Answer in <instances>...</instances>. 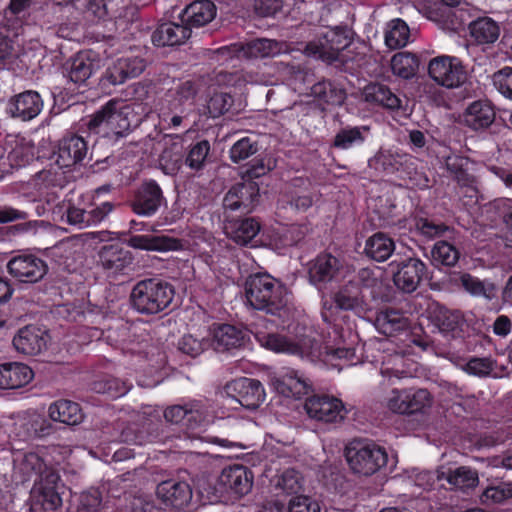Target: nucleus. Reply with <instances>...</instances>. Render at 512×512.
Here are the masks:
<instances>
[{
  "mask_svg": "<svg viewBox=\"0 0 512 512\" xmlns=\"http://www.w3.org/2000/svg\"><path fill=\"white\" fill-rule=\"evenodd\" d=\"M13 477L17 483L33 480L31 509L53 512L62 505L60 489L63 487L58 471L48 466L34 452L26 453L21 459H13Z\"/></svg>",
  "mask_w": 512,
  "mask_h": 512,
  "instance_id": "1",
  "label": "nucleus"
},
{
  "mask_svg": "<svg viewBox=\"0 0 512 512\" xmlns=\"http://www.w3.org/2000/svg\"><path fill=\"white\" fill-rule=\"evenodd\" d=\"M142 120V115L132 105L112 99L92 115L87 127L91 133L116 143L127 137Z\"/></svg>",
  "mask_w": 512,
  "mask_h": 512,
  "instance_id": "2",
  "label": "nucleus"
},
{
  "mask_svg": "<svg viewBox=\"0 0 512 512\" xmlns=\"http://www.w3.org/2000/svg\"><path fill=\"white\" fill-rule=\"evenodd\" d=\"M245 294L252 308L266 314L280 316L286 308L283 287L267 273L250 275L245 283Z\"/></svg>",
  "mask_w": 512,
  "mask_h": 512,
  "instance_id": "3",
  "label": "nucleus"
},
{
  "mask_svg": "<svg viewBox=\"0 0 512 512\" xmlns=\"http://www.w3.org/2000/svg\"><path fill=\"white\" fill-rule=\"evenodd\" d=\"M370 166L386 175H394L408 188L422 190L429 187L428 177L417 169L416 160L408 154L379 151Z\"/></svg>",
  "mask_w": 512,
  "mask_h": 512,
  "instance_id": "4",
  "label": "nucleus"
},
{
  "mask_svg": "<svg viewBox=\"0 0 512 512\" xmlns=\"http://www.w3.org/2000/svg\"><path fill=\"white\" fill-rule=\"evenodd\" d=\"M174 295V287L169 282L158 278H147L134 285L130 302L137 312L153 315L168 308Z\"/></svg>",
  "mask_w": 512,
  "mask_h": 512,
  "instance_id": "5",
  "label": "nucleus"
},
{
  "mask_svg": "<svg viewBox=\"0 0 512 512\" xmlns=\"http://www.w3.org/2000/svg\"><path fill=\"white\" fill-rule=\"evenodd\" d=\"M351 44L346 26L326 28L317 34V39L306 44L305 52L309 56L320 58L328 63H346Z\"/></svg>",
  "mask_w": 512,
  "mask_h": 512,
  "instance_id": "6",
  "label": "nucleus"
},
{
  "mask_svg": "<svg viewBox=\"0 0 512 512\" xmlns=\"http://www.w3.org/2000/svg\"><path fill=\"white\" fill-rule=\"evenodd\" d=\"M345 458L355 474L371 476L386 466L388 454L372 441L354 440L346 446Z\"/></svg>",
  "mask_w": 512,
  "mask_h": 512,
  "instance_id": "7",
  "label": "nucleus"
},
{
  "mask_svg": "<svg viewBox=\"0 0 512 512\" xmlns=\"http://www.w3.org/2000/svg\"><path fill=\"white\" fill-rule=\"evenodd\" d=\"M350 273V266L330 252H321L308 264L309 282L318 290L338 284Z\"/></svg>",
  "mask_w": 512,
  "mask_h": 512,
  "instance_id": "8",
  "label": "nucleus"
},
{
  "mask_svg": "<svg viewBox=\"0 0 512 512\" xmlns=\"http://www.w3.org/2000/svg\"><path fill=\"white\" fill-rule=\"evenodd\" d=\"M294 336L288 337L279 333L258 332L255 337L258 343L273 352L297 355L300 357L312 354L314 339L306 335L304 326L293 327Z\"/></svg>",
  "mask_w": 512,
  "mask_h": 512,
  "instance_id": "9",
  "label": "nucleus"
},
{
  "mask_svg": "<svg viewBox=\"0 0 512 512\" xmlns=\"http://www.w3.org/2000/svg\"><path fill=\"white\" fill-rule=\"evenodd\" d=\"M428 74L437 84L446 88H456L467 80V70L461 59L455 56L440 55L428 64Z\"/></svg>",
  "mask_w": 512,
  "mask_h": 512,
  "instance_id": "10",
  "label": "nucleus"
},
{
  "mask_svg": "<svg viewBox=\"0 0 512 512\" xmlns=\"http://www.w3.org/2000/svg\"><path fill=\"white\" fill-rule=\"evenodd\" d=\"M167 200L159 183L154 179H145L133 191L129 200L132 212L142 217L154 216Z\"/></svg>",
  "mask_w": 512,
  "mask_h": 512,
  "instance_id": "11",
  "label": "nucleus"
},
{
  "mask_svg": "<svg viewBox=\"0 0 512 512\" xmlns=\"http://www.w3.org/2000/svg\"><path fill=\"white\" fill-rule=\"evenodd\" d=\"M389 267L395 286L405 293L416 291L427 273L426 264L417 257L394 260Z\"/></svg>",
  "mask_w": 512,
  "mask_h": 512,
  "instance_id": "12",
  "label": "nucleus"
},
{
  "mask_svg": "<svg viewBox=\"0 0 512 512\" xmlns=\"http://www.w3.org/2000/svg\"><path fill=\"white\" fill-rule=\"evenodd\" d=\"M133 261L131 251L118 243L103 245L98 252V263L109 278L129 275Z\"/></svg>",
  "mask_w": 512,
  "mask_h": 512,
  "instance_id": "13",
  "label": "nucleus"
},
{
  "mask_svg": "<svg viewBox=\"0 0 512 512\" xmlns=\"http://www.w3.org/2000/svg\"><path fill=\"white\" fill-rule=\"evenodd\" d=\"M226 394L242 407L255 410L265 400L262 383L253 378L240 377L225 385Z\"/></svg>",
  "mask_w": 512,
  "mask_h": 512,
  "instance_id": "14",
  "label": "nucleus"
},
{
  "mask_svg": "<svg viewBox=\"0 0 512 512\" xmlns=\"http://www.w3.org/2000/svg\"><path fill=\"white\" fill-rule=\"evenodd\" d=\"M432 404V396L427 389H393L388 400L391 411L399 414H416L424 411Z\"/></svg>",
  "mask_w": 512,
  "mask_h": 512,
  "instance_id": "15",
  "label": "nucleus"
},
{
  "mask_svg": "<svg viewBox=\"0 0 512 512\" xmlns=\"http://www.w3.org/2000/svg\"><path fill=\"white\" fill-rule=\"evenodd\" d=\"M260 189L255 181H244L233 185L225 194L223 207L228 211L250 213L260 202Z\"/></svg>",
  "mask_w": 512,
  "mask_h": 512,
  "instance_id": "16",
  "label": "nucleus"
},
{
  "mask_svg": "<svg viewBox=\"0 0 512 512\" xmlns=\"http://www.w3.org/2000/svg\"><path fill=\"white\" fill-rule=\"evenodd\" d=\"M8 273L20 282L35 283L47 273L44 260L30 253H19L7 263Z\"/></svg>",
  "mask_w": 512,
  "mask_h": 512,
  "instance_id": "17",
  "label": "nucleus"
},
{
  "mask_svg": "<svg viewBox=\"0 0 512 512\" xmlns=\"http://www.w3.org/2000/svg\"><path fill=\"white\" fill-rule=\"evenodd\" d=\"M164 417L167 422L181 425L182 429L192 436L202 432L206 425V417L199 404L168 407L164 411Z\"/></svg>",
  "mask_w": 512,
  "mask_h": 512,
  "instance_id": "18",
  "label": "nucleus"
},
{
  "mask_svg": "<svg viewBox=\"0 0 512 512\" xmlns=\"http://www.w3.org/2000/svg\"><path fill=\"white\" fill-rule=\"evenodd\" d=\"M43 106V99L37 91L26 90L8 100L5 112L11 118L30 121L41 113Z\"/></svg>",
  "mask_w": 512,
  "mask_h": 512,
  "instance_id": "19",
  "label": "nucleus"
},
{
  "mask_svg": "<svg viewBox=\"0 0 512 512\" xmlns=\"http://www.w3.org/2000/svg\"><path fill=\"white\" fill-rule=\"evenodd\" d=\"M88 150V142L84 137L74 133L67 134L58 143L55 162L60 168L81 165Z\"/></svg>",
  "mask_w": 512,
  "mask_h": 512,
  "instance_id": "20",
  "label": "nucleus"
},
{
  "mask_svg": "<svg viewBox=\"0 0 512 512\" xmlns=\"http://www.w3.org/2000/svg\"><path fill=\"white\" fill-rule=\"evenodd\" d=\"M376 326L379 332L387 337L405 335L416 346L425 348L427 345L422 339L410 335L408 318L400 310L386 309L381 311L376 317Z\"/></svg>",
  "mask_w": 512,
  "mask_h": 512,
  "instance_id": "21",
  "label": "nucleus"
},
{
  "mask_svg": "<svg viewBox=\"0 0 512 512\" xmlns=\"http://www.w3.org/2000/svg\"><path fill=\"white\" fill-rule=\"evenodd\" d=\"M305 410L310 418L317 421L335 422L343 418L344 405L333 396L313 395L306 399Z\"/></svg>",
  "mask_w": 512,
  "mask_h": 512,
  "instance_id": "22",
  "label": "nucleus"
},
{
  "mask_svg": "<svg viewBox=\"0 0 512 512\" xmlns=\"http://www.w3.org/2000/svg\"><path fill=\"white\" fill-rule=\"evenodd\" d=\"M146 66L147 61L141 56L121 57L106 69L103 80L111 85L123 84L127 79L141 75Z\"/></svg>",
  "mask_w": 512,
  "mask_h": 512,
  "instance_id": "23",
  "label": "nucleus"
},
{
  "mask_svg": "<svg viewBox=\"0 0 512 512\" xmlns=\"http://www.w3.org/2000/svg\"><path fill=\"white\" fill-rule=\"evenodd\" d=\"M48 339L46 330L36 325H27L14 336L13 346L23 354L37 355L46 349Z\"/></svg>",
  "mask_w": 512,
  "mask_h": 512,
  "instance_id": "24",
  "label": "nucleus"
},
{
  "mask_svg": "<svg viewBox=\"0 0 512 512\" xmlns=\"http://www.w3.org/2000/svg\"><path fill=\"white\" fill-rule=\"evenodd\" d=\"M253 473L244 465L235 464L222 470L219 483L238 496L249 493L253 486Z\"/></svg>",
  "mask_w": 512,
  "mask_h": 512,
  "instance_id": "25",
  "label": "nucleus"
},
{
  "mask_svg": "<svg viewBox=\"0 0 512 512\" xmlns=\"http://www.w3.org/2000/svg\"><path fill=\"white\" fill-rule=\"evenodd\" d=\"M333 305L338 310L352 311L361 314L367 310L365 294L349 280L341 285L337 291L332 294Z\"/></svg>",
  "mask_w": 512,
  "mask_h": 512,
  "instance_id": "26",
  "label": "nucleus"
},
{
  "mask_svg": "<svg viewBox=\"0 0 512 512\" xmlns=\"http://www.w3.org/2000/svg\"><path fill=\"white\" fill-rule=\"evenodd\" d=\"M190 37V27L182 22H164L153 31L151 41L157 47H173L184 44Z\"/></svg>",
  "mask_w": 512,
  "mask_h": 512,
  "instance_id": "27",
  "label": "nucleus"
},
{
  "mask_svg": "<svg viewBox=\"0 0 512 512\" xmlns=\"http://www.w3.org/2000/svg\"><path fill=\"white\" fill-rule=\"evenodd\" d=\"M113 208L114 205L109 201H105L91 210L69 204L66 210L67 222L80 228L96 225L102 222Z\"/></svg>",
  "mask_w": 512,
  "mask_h": 512,
  "instance_id": "28",
  "label": "nucleus"
},
{
  "mask_svg": "<svg viewBox=\"0 0 512 512\" xmlns=\"http://www.w3.org/2000/svg\"><path fill=\"white\" fill-rule=\"evenodd\" d=\"M99 55L93 50L78 52L70 60L68 76L74 84H84L99 68Z\"/></svg>",
  "mask_w": 512,
  "mask_h": 512,
  "instance_id": "29",
  "label": "nucleus"
},
{
  "mask_svg": "<svg viewBox=\"0 0 512 512\" xmlns=\"http://www.w3.org/2000/svg\"><path fill=\"white\" fill-rule=\"evenodd\" d=\"M226 233L236 244L252 245L261 230V223L255 217H242L228 220L225 225Z\"/></svg>",
  "mask_w": 512,
  "mask_h": 512,
  "instance_id": "30",
  "label": "nucleus"
},
{
  "mask_svg": "<svg viewBox=\"0 0 512 512\" xmlns=\"http://www.w3.org/2000/svg\"><path fill=\"white\" fill-rule=\"evenodd\" d=\"M217 13L215 4L210 0H195L187 5L180 13L179 18L183 24L192 28H199L210 23Z\"/></svg>",
  "mask_w": 512,
  "mask_h": 512,
  "instance_id": "31",
  "label": "nucleus"
},
{
  "mask_svg": "<svg viewBox=\"0 0 512 512\" xmlns=\"http://www.w3.org/2000/svg\"><path fill=\"white\" fill-rule=\"evenodd\" d=\"M245 339L246 333L234 325L217 324L213 326L211 345L217 352L240 348L244 345Z\"/></svg>",
  "mask_w": 512,
  "mask_h": 512,
  "instance_id": "32",
  "label": "nucleus"
},
{
  "mask_svg": "<svg viewBox=\"0 0 512 512\" xmlns=\"http://www.w3.org/2000/svg\"><path fill=\"white\" fill-rule=\"evenodd\" d=\"M371 137L368 125H345L339 128L331 142V148L350 150L363 146Z\"/></svg>",
  "mask_w": 512,
  "mask_h": 512,
  "instance_id": "33",
  "label": "nucleus"
},
{
  "mask_svg": "<svg viewBox=\"0 0 512 512\" xmlns=\"http://www.w3.org/2000/svg\"><path fill=\"white\" fill-rule=\"evenodd\" d=\"M157 495L167 506L183 509L192 498V490L187 482L168 480L158 485Z\"/></svg>",
  "mask_w": 512,
  "mask_h": 512,
  "instance_id": "34",
  "label": "nucleus"
},
{
  "mask_svg": "<svg viewBox=\"0 0 512 512\" xmlns=\"http://www.w3.org/2000/svg\"><path fill=\"white\" fill-rule=\"evenodd\" d=\"M362 96L365 102L374 107L395 110L401 105L400 98L383 83H369L364 87Z\"/></svg>",
  "mask_w": 512,
  "mask_h": 512,
  "instance_id": "35",
  "label": "nucleus"
},
{
  "mask_svg": "<svg viewBox=\"0 0 512 512\" xmlns=\"http://www.w3.org/2000/svg\"><path fill=\"white\" fill-rule=\"evenodd\" d=\"M495 120V110L487 100H477L465 110L464 123L473 130L488 128Z\"/></svg>",
  "mask_w": 512,
  "mask_h": 512,
  "instance_id": "36",
  "label": "nucleus"
},
{
  "mask_svg": "<svg viewBox=\"0 0 512 512\" xmlns=\"http://www.w3.org/2000/svg\"><path fill=\"white\" fill-rule=\"evenodd\" d=\"M310 95L320 105L339 106L346 98L345 89L335 81L324 78L311 86Z\"/></svg>",
  "mask_w": 512,
  "mask_h": 512,
  "instance_id": "37",
  "label": "nucleus"
},
{
  "mask_svg": "<svg viewBox=\"0 0 512 512\" xmlns=\"http://www.w3.org/2000/svg\"><path fill=\"white\" fill-rule=\"evenodd\" d=\"M277 391L286 396L300 399L306 395L310 386L306 380L293 369H287L275 379Z\"/></svg>",
  "mask_w": 512,
  "mask_h": 512,
  "instance_id": "38",
  "label": "nucleus"
},
{
  "mask_svg": "<svg viewBox=\"0 0 512 512\" xmlns=\"http://www.w3.org/2000/svg\"><path fill=\"white\" fill-rule=\"evenodd\" d=\"M9 137H6L2 150L7 151V161L12 169L24 167L35 159L34 147L23 143L24 138L9 140Z\"/></svg>",
  "mask_w": 512,
  "mask_h": 512,
  "instance_id": "39",
  "label": "nucleus"
},
{
  "mask_svg": "<svg viewBox=\"0 0 512 512\" xmlns=\"http://www.w3.org/2000/svg\"><path fill=\"white\" fill-rule=\"evenodd\" d=\"M52 421L66 425H77L83 420V412L80 405L74 401L60 399L53 402L48 409Z\"/></svg>",
  "mask_w": 512,
  "mask_h": 512,
  "instance_id": "40",
  "label": "nucleus"
},
{
  "mask_svg": "<svg viewBox=\"0 0 512 512\" xmlns=\"http://www.w3.org/2000/svg\"><path fill=\"white\" fill-rule=\"evenodd\" d=\"M33 378L32 369L23 363H2V390L17 389L28 384Z\"/></svg>",
  "mask_w": 512,
  "mask_h": 512,
  "instance_id": "41",
  "label": "nucleus"
},
{
  "mask_svg": "<svg viewBox=\"0 0 512 512\" xmlns=\"http://www.w3.org/2000/svg\"><path fill=\"white\" fill-rule=\"evenodd\" d=\"M394 240L383 232H377L370 236L364 247L365 255L376 262L386 261L394 252Z\"/></svg>",
  "mask_w": 512,
  "mask_h": 512,
  "instance_id": "42",
  "label": "nucleus"
},
{
  "mask_svg": "<svg viewBox=\"0 0 512 512\" xmlns=\"http://www.w3.org/2000/svg\"><path fill=\"white\" fill-rule=\"evenodd\" d=\"M500 31L499 23L483 13L473 22L469 34L474 42L484 45L495 43L500 36Z\"/></svg>",
  "mask_w": 512,
  "mask_h": 512,
  "instance_id": "43",
  "label": "nucleus"
},
{
  "mask_svg": "<svg viewBox=\"0 0 512 512\" xmlns=\"http://www.w3.org/2000/svg\"><path fill=\"white\" fill-rule=\"evenodd\" d=\"M131 387L132 384L129 381L114 377L109 374L98 376L91 383L92 391L98 394H103L111 399H117L124 396L131 389Z\"/></svg>",
  "mask_w": 512,
  "mask_h": 512,
  "instance_id": "44",
  "label": "nucleus"
},
{
  "mask_svg": "<svg viewBox=\"0 0 512 512\" xmlns=\"http://www.w3.org/2000/svg\"><path fill=\"white\" fill-rule=\"evenodd\" d=\"M127 243L135 249L165 252L175 249L177 240L167 236L132 235Z\"/></svg>",
  "mask_w": 512,
  "mask_h": 512,
  "instance_id": "45",
  "label": "nucleus"
},
{
  "mask_svg": "<svg viewBox=\"0 0 512 512\" xmlns=\"http://www.w3.org/2000/svg\"><path fill=\"white\" fill-rule=\"evenodd\" d=\"M439 480L445 479L452 488L466 489L477 486L479 482L478 473L475 469L467 466H460L448 472H440L437 476Z\"/></svg>",
  "mask_w": 512,
  "mask_h": 512,
  "instance_id": "46",
  "label": "nucleus"
},
{
  "mask_svg": "<svg viewBox=\"0 0 512 512\" xmlns=\"http://www.w3.org/2000/svg\"><path fill=\"white\" fill-rule=\"evenodd\" d=\"M281 49L282 43L276 40L257 38L243 45L240 52L245 58L257 59L278 55L281 52Z\"/></svg>",
  "mask_w": 512,
  "mask_h": 512,
  "instance_id": "47",
  "label": "nucleus"
},
{
  "mask_svg": "<svg viewBox=\"0 0 512 512\" xmlns=\"http://www.w3.org/2000/svg\"><path fill=\"white\" fill-rule=\"evenodd\" d=\"M419 58L416 54L407 51L397 52L391 59V70L394 75L403 78H413L419 68Z\"/></svg>",
  "mask_w": 512,
  "mask_h": 512,
  "instance_id": "48",
  "label": "nucleus"
},
{
  "mask_svg": "<svg viewBox=\"0 0 512 512\" xmlns=\"http://www.w3.org/2000/svg\"><path fill=\"white\" fill-rule=\"evenodd\" d=\"M431 262L437 267H454L460 258L459 249L450 242L437 241L431 251Z\"/></svg>",
  "mask_w": 512,
  "mask_h": 512,
  "instance_id": "49",
  "label": "nucleus"
},
{
  "mask_svg": "<svg viewBox=\"0 0 512 512\" xmlns=\"http://www.w3.org/2000/svg\"><path fill=\"white\" fill-rule=\"evenodd\" d=\"M413 227L419 236L426 240H433L443 236L450 227L441 221L432 218L415 216L413 219Z\"/></svg>",
  "mask_w": 512,
  "mask_h": 512,
  "instance_id": "50",
  "label": "nucleus"
},
{
  "mask_svg": "<svg viewBox=\"0 0 512 512\" xmlns=\"http://www.w3.org/2000/svg\"><path fill=\"white\" fill-rule=\"evenodd\" d=\"M459 279L465 291L473 296L484 297L487 300H492L497 296V288L493 283L481 281L469 273L461 274Z\"/></svg>",
  "mask_w": 512,
  "mask_h": 512,
  "instance_id": "51",
  "label": "nucleus"
},
{
  "mask_svg": "<svg viewBox=\"0 0 512 512\" xmlns=\"http://www.w3.org/2000/svg\"><path fill=\"white\" fill-rule=\"evenodd\" d=\"M410 30L406 22L400 18L392 20L385 32V44L390 49L404 47L409 40Z\"/></svg>",
  "mask_w": 512,
  "mask_h": 512,
  "instance_id": "52",
  "label": "nucleus"
},
{
  "mask_svg": "<svg viewBox=\"0 0 512 512\" xmlns=\"http://www.w3.org/2000/svg\"><path fill=\"white\" fill-rule=\"evenodd\" d=\"M159 161L167 173L177 172L181 168L183 161L185 162L183 143L176 141L165 147Z\"/></svg>",
  "mask_w": 512,
  "mask_h": 512,
  "instance_id": "53",
  "label": "nucleus"
},
{
  "mask_svg": "<svg viewBox=\"0 0 512 512\" xmlns=\"http://www.w3.org/2000/svg\"><path fill=\"white\" fill-rule=\"evenodd\" d=\"M469 159L461 155H449L445 164L447 170L453 175L458 184L468 186L473 182V176L468 172Z\"/></svg>",
  "mask_w": 512,
  "mask_h": 512,
  "instance_id": "54",
  "label": "nucleus"
},
{
  "mask_svg": "<svg viewBox=\"0 0 512 512\" xmlns=\"http://www.w3.org/2000/svg\"><path fill=\"white\" fill-rule=\"evenodd\" d=\"M211 146L208 140L203 139L191 143L185 155V164L192 170H200L204 167Z\"/></svg>",
  "mask_w": 512,
  "mask_h": 512,
  "instance_id": "55",
  "label": "nucleus"
},
{
  "mask_svg": "<svg viewBox=\"0 0 512 512\" xmlns=\"http://www.w3.org/2000/svg\"><path fill=\"white\" fill-rule=\"evenodd\" d=\"M259 144L251 137L245 136L236 141L229 150V158L235 164H241L257 154Z\"/></svg>",
  "mask_w": 512,
  "mask_h": 512,
  "instance_id": "56",
  "label": "nucleus"
},
{
  "mask_svg": "<svg viewBox=\"0 0 512 512\" xmlns=\"http://www.w3.org/2000/svg\"><path fill=\"white\" fill-rule=\"evenodd\" d=\"M373 202V212L378 215L382 225L393 223L397 210L394 196L390 193H385L375 198Z\"/></svg>",
  "mask_w": 512,
  "mask_h": 512,
  "instance_id": "57",
  "label": "nucleus"
},
{
  "mask_svg": "<svg viewBox=\"0 0 512 512\" xmlns=\"http://www.w3.org/2000/svg\"><path fill=\"white\" fill-rule=\"evenodd\" d=\"M21 426L25 428L23 438H42L53 432V426L50 421L40 415L24 421Z\"/></svg>",
  "mask_w": 512,
  "mask_h": 512,
  "instance_id": "58",
  "label": "nucleus"
},
{
  "mask_svg": "<svg viewBox=\"0 0 512 512\" xmlns=\"http://www.w3.org/2000/svg\"><path fill=\"white\" fill-rule=\"evenodd\" d=\"M197 93L198 89L195 82L188 80L179 84L173 95L174 106L183 109L192 107Z\"/></svg>",
  "mask_w": 512,
  "mask_h": 512,
  "instance_id": "59",
  "label": "nucleus"
},
{
  "mask_svg": "<svg viewBox=\"0 0 512 512\" xmlns=\"http://www.w3.org/2000/svg\"><path fill=\"white\" fill-rule=\"evenodd\" d=\"M349 281L354 282L362 294H364L366 290H370L371 297L373 299L377 298L375 288L380 287L381 282L376 277L373 270L369 268H362L353 276V278L349 279Z\"/></svg>",
  "mask_w": 512,
  "mask_h": 512,
  "instance_id": "60",
  "label": "nucleus"
},
{
  "mask_svg": "<svg viewBox=\"0 0 512 512\" xmlns=\"http://www.w3.org/2000/svg\"><path fill=\"white\" fill-rule=\"evenodd\" d=\"M83 14L92 23L104 20L109 15L107 0H83Z\"/></svg>",
  "mask_w": 512,
  "mask_h": 512,
  "instance_id": "61",
  "label": "nucleus"
},
{
  "mask_svg": "<svg viewBox=\"0 0 512 512\" xmlns=\"http://www.w3.org/2000/svg\"><path fill=\"white\" fill-rule=\"evenodd\" d=\"M493 85L505 98L512 100V67L505 66L492 76Z\"/></svg>",
  "mask_w": 512,
  "mask_h": 512,
  "instance_id": "62",
  "label": "nucleus"
},
{
  "mask_svg": "<svg viewBox=\"0 0 512 512\" xmlns=\"http://www.w3.org/2000/svg\"><path fill=\"white\" fill-rule=\"evenodd\" d=\"M232 96L227 92L214 93L207 104V108L211 117H219L229 111L232 105Z\"/></svg>",
  "mask_w": 512,
  "mask_h": 512,
  "instance_id": "63",
  "label": "nucleus"
},
{
  "mask_svg": "<svg viewBox=\"0 0 512 512\" xmlns=\"http://www.w3.org/2000/svg\"><path fill=\"white\" fill-rule=\"evenodd\" d=\"M482 497L485 501H492L494 503H501L507 499L512 498V483L500 482L497 485L488 486Z\"/></svg>",
  "mask_w": 512,
  "mask_h": 512,
  "instance_id": "64",
  "label": "nucleus"
}]
</instances>
